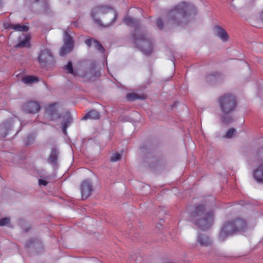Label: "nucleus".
Wrapping results in <instances>:
<instances>
[{"label": "nucleus", "mask_w": 263, "mask_h": 263, "mask_svg": "<svg viewBox=\"0 0 263 263\" xmlns=\"http://www.w3.org/2000/svg\"><path fill=\"white\" fill-rule=\"evenodd\" d=\"M196 8L191 4L182 2L175 6L167 14L170 21L176 24L187 23L192 16L196 15Z\"/></svg>", "instance_id": "f257e3e1"}, {"label": "nucleus", "mask_w": 263, "mask_h": 263, "mask_svg": "<svg viewBox=\"0 0 263 263\" xmlns=\"http://www.w3.org/2000/svg\"><path fill=\"white\" fill-rule=\"evenodd\" d=\"M191 221L200 230L204 231L209 229L213 223L214 214L207 211L202 205H197L190 215Z\"/></svg>", "instance_id": "f03ea898"}, {"label": "nucleus", "mask_w": 263, "mask_h": 263, "mask_svg": "<svg viewBox=\"0 0 263 263\" xmlns=\"http://www.w3.org/2000/svg\"><path fill=\"white\" fill-rule=\"evenodd\" d=\"M91 15L97 24L100 26L108 27L114 23L117 14L110 7L100 6L92 10Z\"/></svg>", "instance_id": "7ed1b4c3"}, {"label": "nucleus", "mask_w": 263, "mask_h": 263, "mask_svg": "<svg viewBox=\"0 0 263 263\" xmlns=\"http://www.w3.org/2000/svg\"><path fill=\"white\" fill-rule=\"evenodd\" d=\"M133 37L135 44L144 54L149 55L152 53L153 46L152 42L144 34L137 32Z\"/></svg>", "instance_id": "20e7f679"}, {"label": "nucleus", "mask_w": 263, "mask_h": 263, "mask_svg": "<svg viewBox=\"0 0 263 263\" xmlns=\"http://www.w3.org/2000/svg\"><path fill=\"white\" fill-rule=\"evenodd\" d=\"M219 102L221 110L225 114L231 112L236 106V99L231 94H226L221 97Z\"/></svg>", "instance_id": "39448f33"}, {"label": "nucleus", "mask_w": 263, "mask_h": 263, "mask_svg": "<svg viewBox=\"0 0 263 263\" xmlns=\"http://www.w3.org/2000/svg\"><path fill=\"white\" fill-rule=\"evenodd\" d=\"M64 44L60 51V55L61 56H64L66 54L70 52L73 48V41L72 38L66 31H64Z\"/></svg>", "instance_id": "423d86ee"}, {"label": "nucleus", "mask_w": 263, "mask_h": 263, "mask_svg": "<svg viewBox=\"0 0 263 263\" xmlns=\"http://www.w3.org/2000/svg\"><path fill=\"white\" fill-rule=\"evenodd\" d=\"M236 231L232 221H230L225 223L220 233V237L222 239L229 235L234 234Z\"/></svg>", "instance_id": "0eeeda50"}, {"label": "nucleus", "mask_w": 263, "mask_h": 263, "mask_svg": "<svg viewBox=\"0 0 263 263\" xmlns=\"http://www.w3.org/2000/svg\"><path fill=\"white\" fill-rule=\"evenodd\" d=\"M23 109L25 112L28 114H35L37 113L41 109L39 103L34 101H30L23 105Z\"/></svg>", "instance_id": "6e6552de"}, {"label": "nucleus", "mask_w": 263, "mask_h": 263, "mask_svg": "<svg viewBox=\"0 0 263 263\" xmlns=\"http://www.w3.org/2000/svg\"><path fill=\"white\" fill-rule=\"evenodd\" d=\"M82 198L87 199L90 196L92 191V186L89 181H84L81 184V187Z\"/></svg>", "instance_id": "1a4fd4ad"}, {"label": "nucleus", "mask_w": 263, "mask_h": 263, "mask_svg": "<svg viewBox=\"0 0 263 263\" xmlns=\"http://www.w3.org/2000/svg\"><path fill=\"white\" fill-rule=\"evenodd\" d=\"M52 59L51 52L48 49L41 50L38 57V60L41 64H46L52 61Z\"/></svg>", "instance_id": "9d476101"}, {"label": "nucleus", "mask_w": 263, "mask_h": 263, "mask_svg": "<svg viewBox=\"0 0 263 263\" xmlns=\"http://www.w3.org/2000/svg\"><path fill=\"white\" fill-rule=\"evenodd\" d=\"M85 43L88 47H90L92 45H93L94 47L100 52L104 53V47L102 46L101 43L96 40L91 38L87 39L85 41Z\"/></svg>", "instance_id": "9b49d317"}, {"label": "nucleus", "mask_w": 263, "mask_h": 263, "mask_svg": "<svg viewBox=\"0 0 263 263\" xmlns=\"http://www.w3.org/2000/svg\"><path fill=\"white\" fill-rule=\"evenodd\" d=\"M197 241L202 246L208 247L212 244L210 238L204 234H200L197 238Z\"/></svg>", "instance_id": "f8f14e48"}, {"label": "nucleus", "mask_w": 263, "mask_h": 263, "mask_svg": "<svg viewBox=\"0 0 263 263\" xmlns=\"http://www.w3.org/2000/svg\"><path fill=\"white\" fill-rule=\"evenodd\" d=\"M217 35L223 41L227 42L229 39V35L226 31L219 26L215 27Z\"/></svg>", "instance_id": "ddd939ff"}, {"label": "nucleus", "mask_w": 263, "mask_h": 263, "mask_svg": "<svg viewBox=\"0 0 263 263\" xmlns=\"http://www.w3.org/2000/svg\"><path fill=\"white\" fill-rule=\"evenodd\" d=\"M58 153L55 148H52L48 158V162L51 165H56L58 163Z\"/></svg>", "instance_id": "4468645a"}, {"label": "nucleus", "mask_w": 263, "mask_h": 263, "mask_svg": "<svg viewBox=\"0 0 263 263\" xmlns=\"http://www.w3.org/2000/svg\"><path fill=\"white\" fill-rule=\"evenodd\" d=\"M254 177L258 182H263V165L259 166L254 171Z\"/></svg>", "instance_id": "2eb2a0df"}, {"label": "nucleus", "mask_w": 263, "mask_h": 263, "mask_svg": "<svg viewBox=\"0 0 263 263\" xmlns=\"http://www.w3.org/2000/svg\"><path fill=\"white\" fill-rule=\"evenodd\" d=\"M234 225L236 231H239L244 229L246 227V223L244 220L241 219H237L232 221Z\"/></svg>", "instance_id": "dca6fc26"}, {"label": "nucleus", "mask_w": 263, "mask_h": 263, "mask_svg": "<svg viewBox=\"0 0 263 263\" xmlns=\"http://www.w3.org/2000/svg\"><path fill=\"white\" fill-rule=\"evenodd\" d=\"M22 81L25 84H30L34 82H37L39 78L32 76H26L22 78Z\"/></svg>", "instance_id": "f3484780"}, {"label": "nucleus", "mask_w": 263, "mask_h": 263, "mask_svg": "<svg viewBox=\"0 0 263 263\" xmlns=\"http://www.w3.org/2000/svg\"><path fill=\"white\" fill-rule=\"evenodd\" d=\"M124 23L127 25L134 27L138 25L139 22L137 20L127 16L124 19Z\"/></svg>", "instance_id": "a211bd4d"}, {"label": "nucleus", "mask_w": 263, "mask_h": 263, "mask_svg": "<svg viewBox=\"0 0 263 263\" xmlns=\"http://www.w3.org/2000/svg\"><path fill=\"white\" fill-rule=\"evenodd\" d=\"M30 37L29 35H26L25 39L20 41L16 45L17 47H30Z\"/></svg>", "instance_id": "6ab92c4d"}, {"label": "nucleus", "mask_w": 263, "mask_h": 263, "mask_svg": "<svg viewBox=\"0 0 263 263\" xmlns=\"http://www.w3.org/2000/svg\"><path fill=\"white\" fill-rule=\"evenodd\" d=\"M11 28L16 31L27 32L29 28L27 26L20 24H11Z\"/></svg>", "instance_id": "aec40b11"}, {"label": "nucleus", "mask_w": 263, "mask_h": 263, "mask_svg": "<svg viewBox=\"0 0 263 263\" xmlns=\"http://www.w3.org/2000/svg\"><path fill=\"white\" fill-rule=\"evenodd\" d=\"M126 99L130 101H135L137 99H145V97L139 96L135 93H129L126 95Z\"/></svg>", "instance_id": "412c9836"}, {"label": "nucleus", "mask_w": 263, "mask_h": 263, "mask_svg": "<svg viewBox=\"0 0 263 263\" xmlns=\"http://www.w3.org/2000/svg\"><path fill=\"white\" fill-rule=\"evenodd\" d=\"M64 70H65L68 73L72 74L74 76L76 75L74 72L73 69V67L72 65V63L71 62H69L66 65H65L64 67Z\"/></svg>", "instance_id": "4be33fe9"}, {"label": "nucleus", "mask_w": 263, "mask_h": 263, "mask_svg": "<svg viewBox=\"0 0 263 263\" xmlns=\"http://www.w3.org/2000/svg\"><path fill=\"white\" fill-rule=\"evenodd\" d=\"M236 133V129L234 128L229 129L226 133L224 137L226 138H231L233 135Z\"/></svg>", "instance_id": "5701e85b"}, {"label": "nucleus", "mask_w": 263, "mask_h": 263, "mask_svg": "<svg viewBox=\"0 0 263 263\" xmlns=\"http://www.w3.org/2000/svg\"><path fill=\"white\" fill-rule=\"evenodd\" d=\"M71 118H69L66 122H64L62 124V130L65 134H66V128L67 127L68 124L71 122Z\"/></svg>", "instance_id": "b1692460"}, {"label": "nucleus", "mask_w": 263, "mask_h": 263, "mask_svg": "<svg viewBox=\"0 0 263 263\" xmlns=\"http://www.w3.org/2000/svg\"><path fill=\"white\" fill-rule=\"evenodd\" d=\"M121 158V155L119 153H116L113 154L110 160L112 162H116L117 161H119Z\"/></svg>", "instance_id": "393cba45"}, {"label": "nucleus", "mask_w": 263, "mask_h": 263, "mask_svg": "<svg viewBox=\"0 0 263 263\" xmlns=\"http://www.w3.org/2000/svg\"><path fill=\"white\" fill-rule=\"evenodd\" d=\"M10 222L9 218H4L0 220V226H4Z\"/></svg>", "instance_id": "a878e982"}, {"label": "nucleus", "mask_w": 263, "mask_h": 263, "mask_svg": "<svg viewBox=\"0 0 263 263\" xmlns=\"http://www.w3.org/2000/svg\"><path fill=\"white\" fill-rule=\"evenodd\" d=\"M156 25L160 29H162L163 28V24L162 21L160 18H158L156 20Z\"/></svg>", "instance_id": "bb28decb"}, {"label": "nucleus", "mask_w": 263, "mask_h": 263, "mask_svg": "<svg viewBox=\"0 0 263 263\" xmlns=\"http://www.w3.org/2000/svg\"><path fill=\"white\" fill-rule=\"evenodd\" d=\"M85 115H99V113L95 110H91L86 113Z\"/></svg>", "instance_id": "cd10ccee"}, {"label": "nucleus", "mask_w": 263, "mask_h": 263, "mask_svg": "<svg viewBox=\"0 0 263 263\" xmlns=\"http://www.w3.org/2000/svg\"><path fill=\"white\" fill-rule=\"evenodd\" d=\"M99 119V118L96 116V117H93L92 116H84V117L82 119V120H86L87 119Z\"/></svg>", "instance_id": "c85d7f7f"}, {"label": "nucleus", "mask_w": 263, "mask_h": 263, "mask_svg": "<svg viewBox=\"0 0 263 263\" xmlns=\"http://www.w3.org/2000/svg\"><path fill=\"white\" fill-rule=\"evenodd\" d=\"M39 183L40 184L43 185L44 186L47 184V182L44 180L40 179L39 180Z\"/></svg>", "instance_id": "c756f323"}, {"label": "nucleus", "mask_w": 263, "mask_h": 263, "mask_svg": "<svg viewBox=\"0 0 263 263\" xmlns=\"http://www.w3.org/2000/svg\"><path fill=\"white\" fill-rule=\"evenodd\" d=\"M219 74L218 73H215V74H211L209 76V78H210L211 76H212V77H216V76H218Z\"/></svg>", "instance_id": "7c9ffc66"}, {"label": "nucleus", "mask_w": 263, "mask_h": 263, "mask_svg": "<svg viewBox=\"0 0 263 263\" xmlns=\"http://www.w3.org/2000/svg\"><path fill=\"white\" fill-rule=\"evenodd\" d=\"M260 18L263 21V12L261 13L260 15Z\"/></svg>", "instance_id": "2f4dec72"}, {"label": "nucleus", "mask_w": 263, "mask_h": 263, "mask_svg": "<svg viewBox=\"0 0 263 263\" xmlns=\"http://www.w3.org/2000/svg\"><path fill=\"white\" fill-rule=\"evenodd\" d=\"M260 46H261L262 47H263V45L262 44H260Z\"/></svg>", "instance_id": "473e14b6"}, {"label": "nucleus", "mask_w": 263, "mask_h": 263, "mask_svg": "<svg viewBox=\"0 0 263 263\" xmlns=\"http://www.w3.org/2000/svg\"><path fill=\"white\" fill-rule=\"evenodd\" d=\"M223 122H225V119H223Z\"/></svg>", "instance_id": "72a5a7b5"}, {"label": "nucleus", "mask_w": 263, "mask_h": 263, "mask_svg": "<svg viewBox=\"0 0 263 263\" xmlns=\"http://www.w3.org/2000/svg\"><path fill=\"white\" fill-rule=\"evenodd\" d=\"M38 1H39V0H36V1H35V2H38Z\"/></svg>", "instance_id": "f704fd0d"}]
</instances>
